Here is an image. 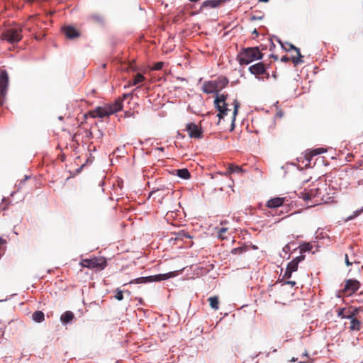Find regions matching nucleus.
<instances>
[{"label": "nucleus", "mask_w": 363, "mask_h": 363, "mask_svg": "<svg viewBox=\"0 0 363 363\" xmlns=\"http://www.w3.org/2000/svg\"><path fill=\"white\" fill-rule=\"evenodd\" d=\"M202 91L206 94L216 93V99L214 100V105L218 113L217 116L219 119L223 118L228 114V112L230 110L228 108V104L226 103L227 95L219 94L213 81L205 82L202 86Z\"/></svg>", "instance_id": "obj_1"}, {"label": "nucleus", "mask_w": 363, "mask_h": 363, "mask_svg": "<svg viewBox=\"0 0 363 363\" xmlns=\"http://www.w3.org/2000/svg\"><path fill=\"white\" fill-rule=\"evenodd\" d=\"M263 54L260 52L258 47L243 48L237 56L240 65H249L255 60H261Z\"/></svg>", "instance_id": "obj_2"}, {"label": "nucleus", "mask_w": 363, "mask_h": 363, "mask_svg": "<svg viewBox=\"0 0 363 363\" xmlns=\"http://www.w3.org/2000/svg\"><path fill=\"white\" fill-rule=\"evenodd\" d=\"M22 26L20 25H15L6 29L2 33V38L10 43H16L19 42L22 38Z\"/></svg>", "instance_id": "obj_3"}, {"label": "nucleus", "mask_w": 363, "mask_h": 363, "mask_svg": "<svg viewBox=\"0 0 363 363\" xmlns=\"http://www.w3.org/2000/svg\"><path fill=\"white\" fill-rule=\"evenodd\" d=\"M80 265L82 267H86L89 269H103L105 268L106 265V261L103 257H93L91 259H83Z\"/></svg>", "instance_id": "obj_4"}, {"label": "nucleus", "mask_w": 363, "mask_h": 363, "mask_svg": "<svg viewBox=\"0 0 363 363\" xmlns=\"http://www.w3.org/2000/svg\"><path fill=\"white\" fill-rule=\"evenodd\" d=\"M9 86V75L6 70H0V106L4 103Z\"/></svg>", "instance_id": "obj_5"}, {"label": "nucleus", "mask_w": 363, "mask_h": 363, "mask_svg": "<svg viewBox=\"0 0 363 363\" xmlns=\"http://www.w3.org/2000/svg\"><path fill=\"white\" fill-rule=\"evenodd\" d=\"M171 277L170 274H160L154 276L143 277L135 279L129 282V284H145L147 282L160 281L166 280Z\"/></svg>", "instance_id": "obj_6"}, {"label": "nucleus", "mask_w": 363, "mask_h": 363, "mask_svg": "<svg viewBox=\"0 0 363 363\" xmlns=\"http://www.w3.org/2000/svg\"><path fill=\"white\" fill-rule=\"evenodd\" d=\"M185 130L188 132L190 138L201 139L203 137V131L201 125L194 123H189L186 125Z\"/></svg>", "instance_id": "obj_7"}, {"label": "nucleus", "mask_w": 363, "mask_h": 363, "mask_svg": "<svg viewBox=\"0 0 363 363\" xmlns=\"http://www.w3.org/2000/svg\"><path fill=\"white\" fill-rule=\"evenodd\" d=\"M322 194V189L320 187H312L310 189H304L303 191H300L298 194V197L303 199L304 201L311 200L319 197Z\"/></svg>", "instance_id": "obj_8"}, {"label": "nucleus", "mask_w": 363, "mask_h": 363, "mask_svg": "<svg viewBox=\"0 0 363 363\" xmlns=\"http://www.w3.org/2000/svg\"><path fill=\"white\" fill-rule=\"evenodd\" d=\"M281 47L287 52H289L291 50H294L296 52L297 56L293 57L291 58V61L294 65H298L302 63L303 61L302 60V58L303 57V55L301 54L299 48L294 46L293 44L286 43V45H284L281 43Z\"/></svg>", "instance_id": "obj_9"}, {"label": "nucleus", "mask_w": 363, "mask_h": 363, "mask_svg": "<svg viewBox=\"0 0 363 363\" xmlns=\"http://www.w3.org/2000/svg\"><path fill=\"white\" fill-rule=\"evenodd\" d=\"M360 286V284L357 280L348 279L345 282L344 292L347 295H351L357 291Z\"/></svg>", "instance_id": "obj_10"}, {"label": "nucleus", "mask_w": 363, "mask_h": 363, "mask_svg": "<svg viewBox=\"0 0 363 363\" xmlns=\"http://www.w3.org/2000/svg\"><path fill=\"white\" fill-rule=\"evenodd\" d=\"M88 115L92 118H104L111 116L106 105L104 106H98L95 109L89 111Z\"/></svg>", "instance_id": "obj_11"}, {"label": "nucleus", "mask_w": 363, "mask_h": 363, "mask_svg": "<svg viewBox=\"0 0 363 363\" xmlns=\"http://www.w3.org/2000/svg\"><path fill=\"white\" fill-rule=\"evenodd\" d=\"M266 66L263 62L256 63L249 67V71L251 74L257 76L266 74ZM267 78H269V74L267 73Z\"/></svg>", "instance_id": "obj_12"}, {"label": "nucleus", "mask_w": 363, "mask_h": 363, "mask_svg": "<svg viewBox=\"0 0 363 363\" xmlns=\"http://www.w3.org/2000/svg\"><path fill=\"white\" fill-rule=\"evenodd\" d=\"M110 115L121 111L123 108V99L118 98L114 103L106 105Z\"/></svg>", "instance_id": "obj_13"}, {"label": "nucleus", "mask_w": 363, "mask_h": 363, "mask_svg": "<svg viewBox=\"0 0 363 363\" xmlns=\"http://www.w3.org/2000/svg\"><path fill=\"white\" fill-rule=\"evenodd\" d=\"M245 170L242 168V167L235 165L233 164H230L228 165V169L224 173H219L220 174L224 175L225 177H229L233 173H238L242 174L245 173Z\"/></svg>", "instance_id": "obj_14"}, {"label": "nucleus", "mask_w": 363, "mask_h": 363, "mask_svg": "<svg viewBox=\"0 0 363 363\" xmlns=\"http://www.w3.org/2000/svg\"><path fill=\"white\" fill-rule=\"evenodd\" d=\"M285 201V198L283 197H275L269 199L267 203L266 206L269 208H274L281 206Z\"/></svg>", "instance_id": "obj_15"}, {"label": "nucleus", "mask_w": 363, "mask_h": 363, "mask_svg": "<svg viewBox=\"0 0 363 363\" xmlns=\"http://www.w3.org/2000/svg\"><path fill=\"white\" fill-rule=\"evenodd\" d=\"M63 33L69 39H74L79 36V31L72 26H66L63 28Z\"/></svg>", "instance_id": "obj_16"}, {"label": "nucleus", "mask_w": 363, "mask_h": 363, "mask_svg": "<svg viewBox=\"0 0 363 363\" xmlns=\"http://www.w3.org/2000/svg\"><path fill=\"white\" fill-rule=\"evenodd\" d=\"M213 82L218 92L228 84L229 81L226 77L220 76L216 80H213Z\"/></svg>", "instance_id": "obj_17"}, {"label": "nucleus", "mask_w": 363, "mask_h": 363, "mask_svg": "<svg viewBox=\"0 0 363 363\" xmlns=\"http://www.w3.org/2000/svg\"><path fill=\"white\" fill-rule=\"evenodd\" d=\"M74 318V313L70 311H65L60 316V320L65 325L71 323Z\"/></svg>", "instance_id": "obj_18"}, {"label": "nucleus", "mask_w": 363, "mask_h": 363, "mask_svg": "<svg viewBox=\"0 0 363 363\" xmlns=\"http://www.w3.org/2000/svg\"><path fill=\"white\" fill-rule=\"evenodd\" d=\"M174 237H172L171 240H174L175 241L182 240L183 241L185 239L191 238V237L184 230L179 231L177 233L174 234Z\"/></svg>", "instance_id": "obj_19"}, {"label": "nucleus", "mask_w": 363, "mask_h": 363, "mask_svg": "<svg viewBox=\"0 0 363 363\" xmlns=\"http://www.w3.org/2000/svg\"><path fill=\"white\" fill-rule=\"evenodd\" d=\"M32 318L36 323H41L45 319L44 313L41 311H36L33 313Z\"/></svg>", "instance_id": "obj_20"}, {"label": "nucleus", "mask_w": 363, "mask_h": 363, "mask_svg": "<svg viewBox=\"0 0 363 363\" xmlns=\"http://www.w3.org/2000/svg\"><path fill=\"white\" fill-rule=\"evenodd\" d=\"M177 175L182 179H188L191 177V174L189 170L186 168L177 169Z\"/></svg>", "instance_id": "obj_21"}, {"label": "nucleus", "mask_w": 363, "mask_h": 363, "mask_svg": "<svg viewBox=\"0 0 363 363\" xmlns=\"http://www.w3.org/2000/svg\"><path fill=\"white\" fill-rule=\"evenodd\" d=\"M360 321L356 318H352L350 321V329L352 330H360Z\"/></svg>", "instance_id": "obj_22"}, {"label": "nucleus", "mask_w": 363, "mask_h": 363, "mask_svg": "<svg viewBox=\"0 0 363 363\" xmlns=\"http://www.w3.org/2000/svg\"><path fill=\"white\" fill-rule=\"evenodd\" d=\"M211 307L214 309H218L219 301L217 296H212L208 298Z\"/></svg>", "instance_id": "obj_23"}, {"label": "nucleus", "mask_w": 363, "mask_h": 363, "mask_svg": "<svg viewBox=\"0 0 363 363\" xmlns=\"http://www.w3.org/2000/svg\"><path fill=\"white\" fill-rule=\"evenodd\" d=\"M145 77L142 74L138 73L135 76L133 82H130V85H136L139 83L143 82L145 80Z\"/></svg>", "instance_id": "obj_24"}, {"label": "nucleus", "mask_w": 363, "mask_h": 363, "mask_svg": "<svg viewBox=\"0 0 363 363\" xmlns=\"http://www.w3.org/2000/svg\"><path fill=\"white\" fill-rule=\"evenodd\" d=\"M247 250V246H241V247H239L233 248L231 250V253L233 255L242 254V253L245 252Z\"/></svg>", "instance_id": "obj_25"}, {"label": "nucleus", "mask_w": 363, "mask_h": 363, "mask_svg": "<svg viewBox=\"0 0 363 363\" xmlns=\"http://www.w3.org/2000/svg\"><path fill=\"white\" fill-rule=\"evenodd\" d=\"M233 106H234V108H233V116H232V118H233L232 121H233V123L235 120V116L238 114V108L240 106V103L238 102V101L237 99L234 100V101H233Z\"/></svg>", "instance_id": "obj_26"}, {"label": "nucleus", "mask_w": 363, "mask_h": 363, "mask_svg": "<svg viewBox=\"0 0 363 363\" xmlns=\"http://www.w3.org/2000/svg\"><path fill=\"white\" fill-rule=\"evenodd\" d=\"M298 264L297 263L296 261H294V259L292 261H291L289 264H288V266L286 267V269H288L289 270H290L291 272H296L297 269H298Z\"/></svg>", "instance_id": "obj_27"}, {"label": "nucleus", "mask_w": 363, "mask_h": 363, "mask_svg": "<svg viewBox=\"0 0 363 363\" xmlns=\"http://www.w3.org/2000/svg\"><path fill=\"white\" fill-rule=\"evenodd\" d=\"M312 247L308 242L303 243L299 246V250L301 253L306 252L307 251H310L311 250Z\"/></svg>", "instance_id": "obj_28"}, {"label": "nucleus", "mask_w": 363, "mask_h": 363, "mask_svg": "<svg viewBox=\"0 0 363 363\" xmlns=\"http://www.w3.org/2000/svg\"><path fill=\"white\" fill-rule=\"evenodd\" d=\"M325 152V150L324 148L320 147V148H316V149L312 150L311 151L310 154L311 156H315L318 155H320Z\"/></svg>", "instance_id": "obj_29"}, {"label": "nucleus", "mask_w": 363, "mask_h": 363, "mask_svg": "<svg viewBox=\"0 0 363 363\" xmlns=\"http://www.w3.org/2000/svg\"><path fill=\"white\" fill-rule=\"evenodd\" d=\"M227 231H228V228H221L220 229H219V230L218 231V238L222 239V240L226 239L227 238L225 236V233Z\"/></svg>", "instance_id": "obj_30"}, {"label": "nucleus", "mask_w": 363, "mask_h": 363, "mask_svg": "<svg viewBox=\"0 0 363 363\" xmlns=\"http://www.w3.org/2000/svg\"><path fill=\"white\" fill-rule=\"evenodd\" d=\"M164 66L163 62H156L152 67V70H160L162 69Z\"/></svg>", "instance_id": "obj_31"}, {"label": "nucleus", "mask_w": 363, "mask_h": 363, "mask_svg": "<svg viewBox=\"0 0 363 363\" xmlns=\"http://www.w3.org/2000/svg\"><path fill=\"white\" fill-rule=\"evenodd\" d=\"M363 213V208L354 212L352 216L348 217L347 220H352Z\"/></svg>", "instance_id": "obj_32"}, {"label": "nucleus", "mask_w": 363, "mask_h": 363, "mask_svg": "<svg viewBox=\"0 0 363 363\" xmlns=\"http://www.w3.org/2000/svg\"><path fill=\"white\" fill-rule=\"evenodd\" d=\"M91 18L97 22H101L103 20V17L100 14H92L91 15Z\"/></svg>", "instance_id": "obj_33"}, {"label": "nucleus", "mask_w": 363, "mask_h": 363, "mask_svg": "<svg viewBox=\"0 0 363 363\" xmlns=\"http://www.w3.org/2000/svg\"><path fill=\"white\" fill-rule=\"evenodd\" d=\"M293 272H291L290 270H289L288 269H286L284 275H283V279H289L291 277V274H292Z\"/></svg>", "instance_id": "obj_34"}, {"label": "nucleus", "mask_w": 363, "mask_h": 363, "mask_svg": "<svg viewBox=\"0 0 363 363\" xmlns=\"http://www.w3.org/2000/svg\"><path fill=\"white\" fill-rule=\"evenodd\" d=\"M115 297L118 301L123 300V295L122 291L117 290Z\"/></svg>", "instance_id": "obj_35"}, {"label": "nucleus", "mask_w": 363, "mask_h": 363, "mask_svg": "<svg viewBox=\"0 0 363 363\" xmlns=\"http://www.w3.org/2000/svg\"><path fill=\"white\" fill-rule=\"evenodd\" d=\"M304 259H305L304 255H300V256H298L296 258H294V260L296 261L297 263L298 264L300 262L303 261Z\"/></svg>", "instance_id": "obj_36"}, {"label": "nucleus", "mask_w": 363, "mask_h": 363, "mask_svg": "<svg viewBox=\"0 0 363 363\" xmlns=\"http://www.w3.org/2000/svg\"><path fill=\"white\" fill-rule=\"evenodd\" d=\"M345 261L347 266H351L352 264V262L349 260L347 254L345 255Z\"/></svg>", "instance_id": "obj_37"}, {"label": "nucleus", "mask_w": 363, "mask_h": 363, "mask_svg": "<svg viewBox=\"0 0 363 363\" xmlns=\"http://www.w3.org/2000/svg\"><path fill=\"white\" fill-rule=\"evenodd\" d=\"M296 281H286L284 282V284H289V285H291V286H294L296 285Z\"/></svg>", "instance_id": "obj_38"}, {"label": "nucleus", "mask_w": 363, "mask_h": 363, "mask_svg": "<svg viewBox=\"0 0 363 363\" xmlns=\"http://www.w3.org/2000/svg\"><path fill=\"white\" fill-rule=\"evenodd\" d=\"M359 306L358 307L357 310L358 311H363V300L359 301Z\"/></svg>", "instance_id": "obj_39"}, {"label": "nucleus", "mask_w": 363, "mask_h": 363, "mask_svg": "<svg viewBox=\"0 0 363 363\" xmlns=\"http://www.w3.org/2000/svg\"><path fill=\"white\" fill-rule=\"evenodd\" d=\"M281 60L282 62H288L289 61V58L287 56H283Z\"/></svg>", "instance_id": "obj_40"}, {"label": "nucleus", "mask_w": 363, "mask_h": 363, "mask_svg": "<svg viewBox=\"0 0 363 363\" xmlns=\"http://www.w3.org/2000/svg\"><path fill=\"white\" fill-rule=\"evenodd\" d=\"M129 96H130V94H124L123 95V98H121V99H123V101L125 99H126V98H127V97H128Z\"/></svg>", "instance_id": "obj_41"}, {"label": "nucleus", "mask_w": 363, "mask_h": 363, "mask_svg": "<svg viewBox=\"0 0 363 363\" xmlns=\"http://www.w3.org/2000/svg\"><path fill=\"white\" fill-rule=\"evenodd\" d=\"M4 243H6L5 240H4L1 238H0V245H3Z\"/></svg>", "instance_id": "obj_42"}, {"label": "nucleus", "mask_w": 363, "mask_h": 363, "mask_svg": "<svg viewBox=\"0 0 363 363\" xmlns=\"http://www.w3.org/2000/svg\"><path fill=\"white\" fill-rule=\"evenodd\" d=\"M269 0H259V1H262V2H267Z\"/></svg>", "instance_id": "obj_43"}, {"label": "nucleus", "mask_w": 363, "mask_h": 363, "mask_svg": "<svg viewBox=\"0 0 363 363\" xmlns=\"http://www.w3.org/2000/svg\"><path fill=\"white\" fill-rule=\"evenodd\" d=\"M252 20H256V16H253L252 18H251Z\"/></svg>", "instance_id": "obj_44"}, {"label": "nucleus", "mask_w": 363, "mask_h": 363, "mask_svg": "<svg viewBox=\"0 0 363 363\" xmlns=\"http://www.w3.org/2000/svg\"><path fill=\"white\" fill-rule=\"evenodd\" d=\"M262 17H258V16H256V19H261Z\"/></svg>", "instance_id": "obj_45"}, {"label": "nucleus", "mask_w": 363, "mask_h": 363, "mask_svg": "<svg viewBox=\"0 0 363 363\" xmlns=\"http://www.w3.org/2000/svg\"><path fill=\"white\" fill-rule=\"evenodd\" d=\"M299 363H305V362H300Z\"/></svg>", "instance_id": "obj_46"}]
</instances>
